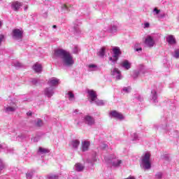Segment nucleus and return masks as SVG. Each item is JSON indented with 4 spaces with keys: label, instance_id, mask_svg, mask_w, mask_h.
<instances>
[{
    "label": "nucleus",
    "instance_id": "obj_1",
    "mask_svg": "<svg viewBox=\"0 0 179 179\" xmlns=\"http://www.w3.org/2000/svg\"><path fill=\"white\" fill-rule=\"evenodd\" d=\"M54 59H61L64 66H72L75 64L73 57L71 53L64 49H56L53 52Z\"/></svg>",
    "mask_w": 179,
    "mask_h": 179
},
{
    "label": "nucleus",
    "instance_id": "obj_2",
    "mask_svg": "<svg viewBox=\"0 0 179 179\" xmlns=\"http://www.w3.org/2000/svg\"><path fill=\"white\" fill-rule=\"evenodd\" d=\"M141 169L144 170H150L152 169V163H150V154L147 152L141 157L140 163Z\"/></svg>",
    "mask_w": 179,
    "mask_h": 179
},
{
    "label": "nucleus",
    "instance_id": "obj_3",
    "mask_svg": "<svg viewBox=\"0 0 179 179\" xmlns=\"http://www.w3.org/2000/svg\"><path fill=\"white\" fill-rule=\"evenodd\" d=\"M120 55H121V50L120 49V48H113V56L109 57V61H111L113 62V65L117 64V61H118Z\"/></svg>",
    "mask_w": 179,
    "mask_h": 179
},
{
    "label": "nucleus",
    "instance_id": "obj_4",
    "mask_svg": "<svg viewBox=\"0 0 179 179\" xmlns=\"http://www.w3.org/2000/svg\"><path fill=\"white\" fill-rule=\"evenodd\" d=\"M111 75L116 80H121L122 79V75L121 74V71L117 68H113L111 70Z\"/></svg>",
    "mask_w": 179,
    "mask_h": 179
},
{
    "label": "nucleus",
    "instance_id": "obj_5",
    "mask_svg": "<svg viewBox=\"0 0 179 179\" xmlns=\"http://www.w3.org/2000/svg\"><path fill=\"white\" fill-rule=\"evenodd\" d=\"M13 38L14 40H22L23 38V31L19 29L13 30Z\"/></svg>",
    "mask_w": 179,
    "mask_h": 179
},
{
    "label": "nucleus",
    "instance_id": "obj_6",
    "mask_svg": "<svg viewBox=\"0 0 179 179\" xmlns=\"http://www.w3.org/2000/svg\"><path fill=\"white\" fill-rule=\"evenodd\" d=\"M83 122L85 124H87V125H89L90 127H92L95 124L94 118L89 115L83 117Z\"/></svg>",
    "mask_w": 179,
    "mask_h": 179
},
{
    "label": "nucleus",
    "instance_id": "obj_7",
    "mask_svg": "<svg viewBox=\"0 0 179 179\" xmlns=\"http://www.w3.org/2000/svg\"><path fill=\"white\" fill-rule=\"evenodd\" d=\"M87 93L88 94L90 103H93V101L97 100V94H96L94 90L88 89L87 90Z\"/></svg>",
    "mask_w": 179,
    "mask_h": 179
},
{
    "label": "nucleus",
    "instance_id": "obj_8",
    "mask_svg": "<svg viewBox=\"0 0 179 179\" xmlns=\"http://www.w3.org/2000/svg\"><path fill=\"white\" fill-rule=\"evenodd\" d=\"M110 115L113 117V118H116V120H120V121H122V120H124L125 118L121 113L117 112V110L110 111Z\"/></svg>",
    "mask_w": 179,
    "mask_h": 179
},
{
    "label": "nucleus",
    "instance_id": "obj_9",
    "mask_svg": "<svg viewBox=\"0 0 179 179\" xmlns=\"http://www.w3.org/2000/svg\"><path fill=\"white\" fill-rule=\"evenodd\" d=\"M120 66L123 68V69H125L126 71H129V69L131 66H132V63L129 62V60L124 59L120 63Z\"/></svg>",
    "mask_w": 179,
    "mask_h": 179
},
{
    "label": "nucleus",
    "instance_id": "obj_10",
    "mask_svg": "<svg viewBox=\"0 0 179 179\" xmlns=\"http://www.w3.org/2000/svg\"><path fill=\"white\" fill-rule=\"evenodd\" d=\"M145 44L149 48H152L155 47V40H153V38H152V36H149L145 38Z\"/></svg>",
    "mask_w": 179,
    "mask_h": 179
},
{
    "label": "nucleus",
    "instance_id": "obj_11",
    "mask_svg": "<svg viewBox=\"0 0 179 179\" xmlns=\"http://www.w3.org/2000/svg\"><path fill=\"white\" fill-rule=\"evenodd\" d=\"M43 94L46 97H52L54 96V88L52 87H46L43 91Z\"/></svg>",
    "mask_w": 179,
    "mask_h": 179
},
{
    "label": "nucleus",
    "instance_id": "obj_12",
    "mask_svg": "<svg viewBox=\"0 0 179 179\" xmlns=\"http://www.w3.org/2000/svg\"><path fill=\"white\" fill-rule=\"evenodd\" d=\"M23 6V3L19 2V1H14L11 3V8L15 12H17L20 8Z\"/></svg>",
    "mask_w": 179,
    "mask_h": 179
},
{
    "label": "nucleus",
    "instance_id": "obj_13",
    "mask_svg": "<svg viewBox=\"0 0 179 179\" xmlns=\"http://www.w3.org/2000/svg\"><path fill=\"white\" fill-rule=\"evenodd\" d=\"M58 83H59V79L57 78H52L48 81V85L51 86V87H52V86H57Z\"/></svg>",
    "mask_w": 179,
    "mask_h": 179
},
{
    "label": "nucleus",
    "instance_id": "obj_14",
    "mask_svg": "<svg viewBox=\"0 0 179 179\" xmlns=\"http://www.w3.org/2000/svg\"><path fill=\"white\" fill-rule=\"evenodd\" d=\"M71 8H72V6L70 4H63L62 5V12L68 13V12H71Z\"/></svg>",
    "mask_w": 179,
    "mask_h": 179
},
{
    "label": "nucleus",
    "instance_id": "obj_15",
    "mask_svg": "<svg viewBox=\"0 0 179 179\" xmlns=\"http://www.w3.org/2000/svg\"><path fill=\"white\" fill-rule=\"evenodd\" d=\"M154 129H155L156 131H166V129H167V124H165L164 125L155 124Z\"/></svg>",
    "mask_w": 179,
    "mask_h": 179
},
{
    "label": "nucleus",
    "instance_id": "obj_16",
    "mask_svg": "<svg viewBox=\"0 0 179 179\" xmlns=\"http://www.w3.org/2000/svg\"><path fill=\"white\" fill-rule=\"evenodd\" d=\"M89 146H90V142L87 141L82 142L83 152H87V150H89Z\"/></svg>",
    "mask_w": 179,
    "mask_h": 179
},
{
    "label": "nucleus",
    "instance_id": "obj_17",
    "mask_svg": "<svg viewBox=\"0 0 179 179\" xmlns=\"http://www.w3.org/2000/svg\"><path fill=\"white\" fill-rule=\"evenodd\" d=\"M151 100L153 101L154 103H157V92L155 90H152L151 91Z\"/></svg>",
    "mask_w": 179,
    "mask_h": 179
},
{
    "label": "nucleus",
    "instance_id": "obj_18",
    "mask_svg": "<svg viewBox=\"0 0 179 179\" xmlns=\"http://www.w3.org/2000/svg\"><path fill=\"white\" fill-rule=\"evenodd\" d=\"M33 69H34V71L36 72V73H41V72L43 71V66H41V64H36L33 66Z\"/></svg>",
    "mask_w": 179,
    "mask_h": 179
},
{
    "label": "nucleus",
    "instance_id": "obj_19",
    "mask_svg": "<svg viewBox=\"0 0 179 179\" xmlns=\"http://www.w3.org/2000/svg\"><path fill=\"white\" fill-rule=\"evenodd\" d=\"M109 162L114 167H118L122 163V161L120 159H109Z\"/></svg>",
    "mask_w": 179,
    "mask_h": 179
},
{
    "label": "nucleus",
    "instance_id": "obj_20",
    "mask_svg": "<svg viewBox=\"0 0 179 179\" xmlns=\"http://www.w3.org/2000/svg\"><path fill=\"white\" fill-rule=\"evenodd\" d=\"M79 145H80V141H79V140H73L71 142V145L73 149H78V148H79Z\"/></svg>",
    "mask_w": 179,
    "mask_h": 179
},
{
    "label": "nucleus",
    "instance_id": "obj_21",
    "mask_svg": "<svg viewBox=\"0 0 179 179\" xmlns=\"http://www.w3.org/2000/svg\"><path fill=\"white\" fill-rule=\"evenodd\" d=\"M80 25V22L76 20V21L73 22V29L76 33H79V26Z\"/></svg>",
    "mask_w": 179,
    "mask_h": 179
},
{
    "label": "nucleus",
    "instance_id": "obj_22",
    "mask_svg": "<svg viewBox=\"0 0 179 179\" xmlns=\"http://www.w3.org/2000/svg\"><path fill=\"white\" fill-rule=\"evenodd\" d=\"M17 108V106H7L5 108V110H6V113H15Z\"/></svg>",
    "mask_w": 179,
    "mask_h": 179
},
{
    "label": "nucleus",
    "instance_id": "obj_23",
    "mask_svg": "<svg viewBox=\"0 0 179 179\" xmlns=\"http://www.w3.org/2000/svg\"><path fill=\"white\" fill-rule=\"evenodd\" d=\"M166 41L169 43V44H176V38L173 35H170L169 37H167Z\"/></svg>",
    "mask_w": 179,
    "mask_h": 179
},
{
    "label": "nucleus",
    "instance_id": "obj_24",
    "mask_svg": "<svg viewBox=\"0 0 179 179\" xmlns=\"http://www.w3.org/2000/svg\"><path fill=\"white\" fill-rule=\"evenodd\" d=\"M76 171H83V169H85V166H83L80 163L76 164Z\"/></svg>",
    "mask_w": 179,
    "mask_h": 179
},
{
    "label": "nucleus",
    "instance_id": "obj_25",
    "mask_svg": "<svg viewBox=\"0 0 179 179\" xmlns=\"http://www.w3.org/2000/svg\"><path fill=\"white\" fill-rule=\"evenodd\" d=\"M131 90H132V88L131 87V86L124 87L122 90V93H123L124 94H127L128 93H131Z\"/></svg>",
    "mask_w": 179,
    "mask_h": 179
},
{
    "label": "nucleus",
    "instance_id": "obj_26",
    "mask_svg": "<svg viewBox=\"0 0 179 179\" xmlns=\"http://www.w3.org/2000/svg\"><path fill=\"white\" fill-rule=\"evenodd\" d=\"M98 55L99 57H101V58H103V57H104V55H106V48L103 47L98 52Z\"/></svg>",
    "mask_w": 179,
    "mask_h": 179
},
{
    "label": "nucleus",
    "instance_id": "obj_27",
    "mask_svg": "<svg viewBox=\"0 0 179 179\" xmlns=\"http://www.w3.org/2000/svg\"><path fill=\"white\" fill-rule=\"evenodd\" d=\"M67 94L69 96V100L70 101H75V94H73L72 92H69Z\"/></svg>",
    "mask_w": 179,
    "mask_h": 179
},
{
    "label": "nucleus",
    "instance_id": "obj_28",
    "mask_svg": "<svg viewBox=\"0 0 179 179\" xmlns=\"http://www.w3.org/2000/svg\"><path fill=\"white\" fill-rule=\"evenodd\" d=\"M118 27L116 25H111L109 28L110 33H116Z\"/></svg>",
    "mask_w": 179,
    "mask_h": 179
},
{
    "label": "nucleus",
    "instance_id": "obj_29",
    "mask_svg": "<svg viewBox=\"0 0 179 179\" xmlns=\"http://www.w3.org/2000/svg\"><path fill=\"white\" fill-rule=\"evenodd\" d=\"M38 152L40 153H41V155H45V153H50V150H47L45 148H43L41 147L39 148Z\"/></svg>",
    "mask_w": 179,
    "mask_h": 179
},
{
    "label": "nucleus",
    "instance_id": "obj_30",
    "mask_svg": "<svg viewBox=\"0 0 179 179\" xmlns=\"http://www.w3.org/2000/svg\"><path fill=\"white\" fill-rule=\"evenodd\" d=\"M131 136L132 138V141H138L139 140V136H138V134L131 133Z\"/></svg>",
    "mask_w": 179,
    "mask_h": 179
},
{
    "label": "nucleus",
    "instance_id": "obj_31",
    "mask_svg": "<svg viewBox=\"0 0 179 179\" xmlns=\"http://www.w3.org/2000/svg\"><path fill=\"white\" fill-rule=\"evenodd\" d=\"M48 179H58L59 178V176L58 175H55V174H50L48 175L47 177Z\"/></svg>",
    "mask_w": 179,
    "mask_h": 179
},
{
    "label": "nucleus",
    "instance_id": "obj_32",
    "mask_svg": "<svg viewBox=\"0 0 179 179\" xmlns=\"http://www.w3.org/2000/svg\"><path fill=\"white\" fill-rule=\"evenodd\" d=\"M95 102V104H96V106H104V101H103V100H95L94 101Z\"/></svg>",
    "mask_w": 179,
    "mask_h": 179
},
{
    "label": "nucleus",
    "instance_id": "obj_33",
    "mask_svg": "<svg viewBox=\"0 0 179 179\" xmlns=\"http://www.w3.org/2000/svg\"><path fill=\"white\" fill-rule=\"evenodd\" d=\"M33 174H34L33 171L27 172L26 173V178L27 179H31V178H33Z\"/></svg>",
    "mask_w": 179,
    "mask_h": 179
},
{
    "label": "nucleus",
    "instance_id": "obj_34",
    "mask_svg": "<svg viewBox=\"0 0 179 179\" xmlns=\"http://www.w3.org/2000/svg\"><path fill=\"white\" fill-rule=\"evenodd\" d=\"M163 177V173L162 172H158L155 174L156 179H162Z\"/></svg>",
    "mask_w": 179,
    "mask_h": 179
},
{
    "label": "nucleus",
    "instance_id": "obj_35",
    "mask_svg": "<svg viewBox=\"0 0 179 179\" xmlns=\"http://www.w3.org/2000/svg\"><path fill=\"white\" fill-rule=\"evenodd\" d=\"M88 68H89L90 71H94V69H96V68H97V66H96L94 64H90V65H88Z\"/></svg>",
    "mask_w": 179,
    "mask_h": 179
},
{
    "label": "nucleus",
    "instance_id": "obj_36",
    "mask_svg": "<svg viewBox=\"0 0 179 179\" xmlns=\"http://www.w3.org/2000/svg\"><path fill=\"white\" fill-rule=\"evenodd\" d=\"M138 72H139L140 75H145V73H146V70H145V69H143V67H141Z\"/></svg>",
    "mask_w": 179,
    "mask_h": 179
},
{
    "label": "nucleus",
    "instance_id": "obj_37",
    "mask_svg": "<svg viewBox=\"0 0 179 179\" xmlns=\"http://www.w3.org/2000/svg\"><path fill=\"white\" fill-rule=\"evenodd\" d=\"M141 74L139 73V72L138 71H135L133 73L132 77L134 78V79H136V78H138Z\"/></svg>",
    "mask_w": 179,
    "mask_h": 179
},
{
    "label": "nucleus",
    "instance_id": "obj_38",
    "mask_svg": "<svg viewBox=\"0 0 179 179\" xmlns=\"http://www.w3.org/2000/svg\"><path fill=\"white\" fill-rule=\"evenodd\" d=\"M36 127H43V120L38 119L36 122Z\"/></svg>",
    "mask_w": 179,
    "mask_h": 179
},
{
    "label": "nucleus",
    "instance_id": "obj_39",
    "mask_svg": "<svg viewBox=\"0 0 179 179\" xmlns=\"http://www.w3.org/2000/svg\"><path fill=\"white\" fill-rule=\"evenodd\" d=\"M101 149L106 150V149H108V145H107V144L103 143L101 145Z\"/></svg>",
    "mask_w": 179,
    "mask_h": 179
},
{
    "label": "nucleus",
    "instance_id": "obj_40",
    "mask_svg": "<svg viewBox=\"0 0 179 179\" xmlns=\"http://www.w3.org/2000/svg\"><path fill=\"white\" fill-rule=\"evenodd\" d=\"M5 167V165H3V162H2V159H0V171H2Z\"/></svg>",
    "mask_w": 179,
    "mask_h": 179
},
{
    "label": "nucleus",
    "instance_id": "obj_41",
    "mask_svg": "<svg viewBox=\"0 0 179 179\" xmlns=\"http://www.w3.org/2000/svg\"><path fill=\"white\" fill-rule=\"evenodd\" d=\"M174 58H179V50H175V54L173 55Z\"/></svg>",
    "mask_w": 179,
    "mask_h": 179
},
{
    "label": "nucleus",
    "instance_id": "obj_42",
    "mask_svg": "<svg viewBox=\"0 0 179 179\" xmlns=\"http://www.w3.org/2000/svg\"><path fill=\"white\" fill-rule=\"evenodd\" d=\"M73 52L74 54H78V52H79V48H78V46H76V47L73 48Z\"/></svg>",
    "mask_w": 179,
    "mask_h": 179
},
{
    "label": "nucleus",
    "instance_id": "obj_43",
    "mask_svg": "<svg viewBox=\"0 0 179 179\" xmlns=\"http://www.w3.org/2000/svg\"><path fill=\"white\" fill-rule=\"evenodd\" d=\"M149 27H150V24H149V22L144 24V29H149Z\"/></svg>",
    "mask_w": 179,
    "mask_h": 179
},
{
    "label": "nucleus",
    "instance_id": "obj_44",
    "mask_svg": "<svg viewBox=\"0 0 179 179\" xmlns=\"http://www.w3.org/2000/svg\"><path fill=\"white\" fill-rule=\"evenodd\" d=\"M97 159L96 158H94L92 161H90V159H87V163H90L91 164H93V162H96Z\"/></svg>",
    "mask_w": 179,
    "mask_h": 179
},
{
    "label": "nucleus",
    "instance_id": "obj_45",
    "mask_svg": "<svg viewBox=\"0 0 179 179\" xmlns=\"http://www.w3.org/2000/svg\"><path fill=\"white\" fill-rule=\"evenodd\" d=\"M153 12L155 13V15H159V13H160V10L157 8H154Z\"/></svg>",
    "mask_w": 179,
    "mask_h": 179
},
{
    "label": "nucleus",
    "instance_id": "obj_46",
    "mask_svg": "<svg viewBox=\"0 0 179 179\" xmlns=\"http://www.w3.org/2000/svg\"><path fill=\"white\" fill-rule=\"evenodd\" d=\"M4 36L2 34H0V45L2 44V41H3Z\"/></svg>",
    "mask_w": 179,
    "mask_h": 179
},
{
    "label": "nucleus",
    "instance_id": "obj_47",
    "mask_svg": "<svg viewBox=\"0 0 179 179\" xmlns=\"http://www.w3.org/2000/svg\"><path fill=\"white\" fill-rule=\"evenodd\" d=\"M37 78H33L31 80V83H33V85H37Z\"/></svg>",
    "mask_w": 179,
    "mask_h": 179
},
{
    "label": "nucleus",
    "instance_id": "obj_48",
    "mask_svg": "<svg viewBox=\"0 0 179 179\" xmlns=\"http://www.w3.org/2000/svg\"><path fill=\"white\" fill-rule=\"evenodd\" d=\"M15 66L20 68V66H22V64H20L19 62H16L15 64Z\"/></svg>",
    "mask_w": 179,
    "mask_h": 179
},
{
    "label": "nucleus",
    "instance_id": "obj_49",
    "mask_svg": "<svg viewBox=\"0 0 179 179\" xmlns=\"http://www.w3.org/2000/svg\"><path fill=\"white\" fill-rule=\"evenodd\" d=\"M137 100H139L140 101H142V100H143V98L141 96H138L136 97Z\"/></svg>",
    "mask_w": 179,
    "mask_h": 179
},
{
    "label": "nucleus",
    "instance_id": "obj_50",
    "mask_svg": "<svg viewBox=\"0 0 179 179\" xmlns=\"http://www.w3.org/2000/svg\"><path fill=\"white\" fill-rule=\"evenodd\" d=\"M136 51H142V48H138L136 49Z\"/></svg>",
    "mask_w": 179,
    "mask_h": 179
},
{
    "label": "nucleus",
    "instance_id": "obj_51",
    "mask_svg": "<svg viewBox=\"0 0 179 179\" xmlns=\"http://www.w3.org/2000/svg\"><path fill=\"white\" fill-rule=\"evenodd\" d=\"M43 16L44 17H47V16H48L47 13H43Z\"/></svg>",
    "mask_w": 179,
    "mask_h": 179
},
{
    "label": "nucleus",
    "instance_id": "obj_52",
    "mask_svg": "<svg viewBox=\"0 0 179 179\" xmlns=\"http://www.w3.org/2000/svg\"><path fill=\"white\" fill-rule=\"evenodd\" d=\"M27 115L28 116L31 115V112H28V113H27Z\"/></svg>",
    "mask_w": 179,
    "mask_h": 179
},
{
    "label": "nucleus",
    "instance_id": "obj_53",
    "mask_svg": "<svg viewBox=\"0 0 179 179\" xmlns=\"http://www.w3.org/2000/svg\"><path fill=\"white\" fill-rule=\"evenodd\" d=\"M166 16V15L165 14H162V15H161V17H164Z\"/></svg>",
    "mask_w": 179,
    "mask_h": 179
},
{
    "label": "nucleus",
    "instance_id": "obj_54",
    "mask_svg": "<svg viewBox=\"0 0 179 179\" xmlns=\"http://www.w3.org/2000/svg\"><path fill=\"white\" fill-rule=\"evenodd\" d=\"M52 29H57V25H53Z\"/></svg>",
    "mask_w": 179,
    "mask_h": 179
},
{
    "label": "nucleus",
    "instance_id": "obj_55",
    "mask_svg": "<svg viewBox=\"0 0 179 179\" xmlns=\"http://www.w3.org/2000/svg\"><path fill=\"white\" fill-rule=\"evenodd\" d=\"M2 27V21H0V27Z\"/></svg>",
    "mask_w": 179,
    "mask_h": 179
},
{
    "label": "nucleus",
    "instance_id": "obj_56",
    "mask_svg": "<svg viewBox=\"0 0 179 179\" xmlns=\"http://www.w3.org/2000/svg\"><path fill=\"white\" fill-rule=\"evenodd\" d=\"M27 6L24 8V10H27Z\"/></svg>",
    "mask_w": 179,
    "mask_h": 179
},
{
    "label": "nucleus",
    "instance_id": "obj_57",
    "mask_svg": "<svg viewBox=\"0 0 179 179\" xmlns=\"http://www.w3.org/2000/svg\"><path fill=\"white\" fill-rule=\"evenodd\" d=\"M0 149H2V145L0 144Z\"/></svg>",
    "mask_w": 179,
    "mask_h": 179
},
{
    "label": "nucleus",
    "instance_id": "obj_58",
    "mask_svg": "<svg viewBox=\"0 0 179 179\" xmlns=\"http://www.w3.org/2000/svg\"><path fill=\"white\" fill-rule=\"evenodd\" d=\"M178 20L179 21V15H178Z\"/></svg>",
    "mask_w": 179,
    "mask_h": 179
},
{
    "label": "nucleus",
    "instance_id": "obj_59",
    "mask_svg": "<svg viewBox=\"0 0 179 179\" xmlns=\"http://www.w3.org/2000/svg\"><path fill=\"white\" fill-rule=\"evenodd\" d=\"M45 1H48V0H45Z\"/></svg>",
    "mask_w": 179,
    "mask_h": 179
}]
</instances>
